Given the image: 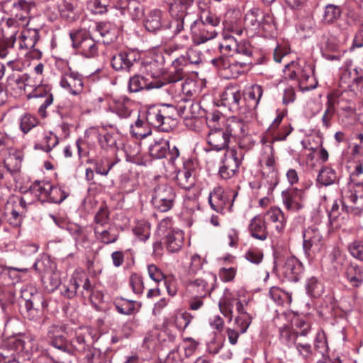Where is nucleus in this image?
I'll return each instance as SVG.
<instances>
[{
  "label": "nucleus",
  "mask_w": 363,
  "mask_h": 363,
  "mask_svg": "<svg viewBox=\"0 0 363 363\" xmlns=\"http://www.w3.org/2000/svg\"><path fill=\"white\" fill-rule=\"evenodd\" d=\"M339 86L342 94L339 96H333L335 106L342 111L347 116H350L356 113V106L351 101L346 99L348 94L351 97L359 96L363 89V69L355 67L352 69H345L341 72L339 81Z\"/></svg>",
  "instance_id": "obj_1"
},
{
  "label": "nucleus",
  "mask_w": 363,
  "mask_h": 363,
  "mask_svg": "<svg viewBox=\"0 0 363 363\" xmlns=\"http://www.w3.org/2000/svg\"><path fill=\"white\" fill-rule=\"evenodd\" d=\"M194 0H174L169 6L172 35L184 30V24L191 23L196 17Z\"/></svg>",
  "instance_id": "obj_2"
},
{
  "label": "nucleus",
  "mask_w": 363,
  "mask_h": 363,
  "mask_svg": "<svg viewBox=\"0 0 363 363\" xmlns=\"http://www.w3.org/2000/svg\"><path fill=\"white\" fill-rule=\"evenodd\" d=\"M66 333L65 325H52L48 329V337L50 344L60 352L51 357L55 363H65L69 356V342L65 336Z\"/></svg>",
  "instance_id": "obj_3"
},
{
  "label": "nucleus",
  "mask_w": 363,
  "mask_h": 363,
  "mask_svg": "<svg viewBox=\"0 0 363 363\" xmlns=\"http://www.w3.org/2000/svg\"><path fill=\"white\" fill-rule=\"evenodd\" d=\"M313 69L306 63L301 66L298 62L291 61L285 65L284 74L286 79H297L303 90H311L315 87Z\"/></svg>",
  "instance_id": "obj_4"
},
{
  "label": "nucleus",
  "mask_w": 363,
  "mask_h": 363,
  "mask_svg": "<svg viewBox=\"0 0 363 363\" xmlns=\"http://www.w3.org/2000/svg\"><path fill=\"white\" fill-rule=\"evenodd\" d=\"M21 298L25 301L28 318L36 319L42 314V311L48 306L43 295L32 285H26L21 290Z\"/></svg>",
  "instance_id": "obj_5"
},
{
  "label": "nucleus",
  "mask_w": 363,
  "mask_h": 363,
  "mask_svg": "<svg viewBox=\"0 0 363 363\" xmlns=\"http://www.w3.org/2000/svg\"><path fill=\"white\" fill-rule=\"evenodd\" d=\"M342 195V210L354 214L363 211V183H349Z\"/></svg>",
  "instance_id": "obj_6"
},
{
  "label": "nucleus",
  "mask_w": 363,
  "mask_h": 363,
  "mask_svg": "<svg viewBox=\"0 0 363 363\" xmlns=\"http://www.w3.org/2000/svg\"><path fill=\"white\" fill-rule=\"evenodd\" d=\"M4 30V38L0 40V57L5 58L10 57L11 60L7 62L9 67L13 69L16 57L13 55V46L16 40L18 33V25L13 19H8L6 22Z\"/></svg>",
  "instance_id": "obj_7"
},
{
  "label": "nucleus",
  "mask_w": 363,
  "mask_h": 363,
  "mask_svg": "<svg viewBox=\"0 0 363 363\" xmlns=\"http://www.w3.org/2000/svg\"><path fill=\"white\" fill-rule=\"evenodd\" d=\"M72 45L86 57H94L97 55L98 44L85 30H72L69 33Z\"/></svg>",
  "instance_id": "obj_8"
},
{
  "label": "nucleus",
  "mask_w": 363,
  "mask_h": 363,
  "mask_svg": "<svg viewBox=\"0 0 363 363\" xmlns=\"http://www.w3.org/2000/svg\"><path fill=\"white\" fill-rule=\"evenodd\" d=\"M245 152L240 143L238 148L228 150L224 155L223 165L220 167L219 174L224 179L233 177L238 172L244 158Z\"/></svg>",
  "instance_id": "obj_9"
},
{
  "label": "nucleus",
  "mask_w": 363,
  "mask_h": 363,
  "mask_svg": "<svg viewBox=\"0 0 363 363\" xmlns=\"http://www.w3.org/2000/svg\"><path fill=\"white\" fill-rule=\"evenodd\" d=\"M201 62V52L196 49H189L184 55L176 58L172 62V67L174 69V72L168 76L167 82L174 83L183 79V66H186L188 64L198 65Z\"/></svg>",
  "instance_id": "obj_10"
},
{
  "label": "nucleus",
  "mask_w": 363,
  "mask_h": 363,
  "mask_svg": "<svg viewBox=\"0 0 363 363\" xmlns=\"http://www.w3.org/2000/svg\"><path fill=\"white\" fill-rule=\"evenodd\" d=\"M94 342L93 330L80 327L75 330L74 337L69 341V356H77L84 352Z\"/></svg>",
  "instance_id": "obj_11"
},
{
  "label": "nucleus",
  "mask_w": 363,
  "mask_h": 363,
  "mask_svg": "<svg viewBox=\"0 0 363 363\" xmlns=\"http://www.w3.org/2000/svg\"><path fill=\"white\" fill-rule=\"evenodd\" d=\"M237 311L238 315L235 320V328H228L226 330L229 342L233 345L238 342L240 335L247 331L252 322L251 315L246 311L243 304L238 301L237 302Z\"/></svg>",
  "instance_id": "obj_12"
},
{
  "label": "nucleus",
  "mask_w": 363,
  "mask_h": 363,
  "mask_svg": "<svg viewBox=\"0 0 363 363\" xmlns=\"http://www.w3.org/2000/svg\"><path fill=\"white\" fill-rule=\"evenodd\" d=\"M216 281L215 274L205 272L202 277L189 281L187 284V289L193 296L204 298L211 294Z\"/></svg>",
  "instance_id": "obj_13"
},
{
  "label": "nucleus",
  "mask_w": 363,
  "mask_h": 363,
  "mask_svg": "<svg viewBox=\"0 0 363 363\" xmlns=\"http://www.w3.org/2000/svg\"><path fill=\"white\" fill-rule=\"evenodd\" d=\"M175 197L176 195L172 186L161 184L155 189L152 203L154 207L161 212H167L172 208Z\"/></svg>",
  "instance_id": "obj_14"
},
{
  "label": "nucleus",
  "mask_w": 363,
  "mask_h": 363,
  "mask_svg": "<svg viewBox=\"0 0 363 363\" xmlns=\"http://www.w3.org/2000/svg\"><path fill=\"white\" fill-rule=\"evenodd\" d=\"M197 163L188 159L183 163V167L179 169L176 174L175 179L177 185L186 190L194 186L196 177Z\"/></svg>",
  "instance_id": "obj_15"
},
{
  "label": "nucleus",
  "mask_w": 363,
  "mask_h": 363,
  "mask_svg": "<svg viewBox=\"0 0 363 363\" xmlns=\"http://www.w3.org/2000/svg\"><path fill=\"white\" fill-rule=\"evenodd\" d=\"M139 53L133 50L121 51L111 57V66L116 71L130 72L139 60Z\"/></svg>",
  "instance_id": "obj_16"
},
{
  "label": "nucleus",
  "mask_w": 363,
  "mask_h": 363,
  "mask_svg": "<svg viewBox=\"0 0 363 363\" xmlns=\"http://www.w3.org/2000/svg\"><path fill=\"white\" fill-rule=\"evenodd\" d=\"M237 196V193L232 192L230 196L233 200ZM208 202L212 209L218 213H224L226 211H230L232 203L230 201V195L227 194L223 189L217 186L210 193Z\"/></svg>",
  "instance_id": "obj_17"
},
{
  "label": "nucleus",
  "mask_w": 363,
  "mask_h": 363,
  "mask_svg": "<svg viewBox=\"0 0 363 363\" xmlns=\"http://www.w3.org/2000/svg\"><path fill=\"white\" fill-rule=\"evenodd\" d=\"M39 40V33L35 29H24L18 37L19 48L29 50V56L34 59H40L42 53L35 46Z\"/></svg>",
  "instance_id": "obj_18"
},
{
  "label": "nucleus",
  "mask_w": 363,
  "mask_h": 363,
  "mask_svg": "<svg viewBox=\"0 0 363 363\" xmlns=\"http://www.w3.org/2000/svg\"><path fill=\"white\" fill-rule=\"evenodd\" d=\"M143 24L145 29L151 33L167 29L172 30L171 21H167L164 13L157 9H152L145 14Z\"/></svg>",
  "instance_id": "obj_19"
},
{
  "label": "nucleus",
  "mask_w": 363,
  "mask_h": 363,
  "mask_svg": "<svg viewBox=\"0 0 363 363\" xmlns=\"http://www.w3.org/2000/svg\"><path fill=\"white\" fill-rule=\"evenodd\" d=\"M150 155L157 159H162L169 156V161L174 164V161L179 156L178 148L174 146L172 149L169 147V141L164 138H159L155 140L149 147Z\"/></svg>",
  "instance_id": "obj_20"
},
{
  "label": "nucleus",
  "mask_w": 363,
  "mask_h": 363,
  "mask_svg": "<svg viewBox=\"0 0 363 363\" xmlns=\"http://www.w3.org/2000/svg\"><path fill=\"white\" fill-rule=\"evenodd\" d=\"M190 30L193 41L196 45H200L212 40L218 34L215 28L207 26L203 21H197L195 19L191 23Z\"/></svg>",
  "instance_id": "obj_21"
},
{
  "label": "nucleus",
  "mask_w": 363,
  "mask_h": 363,
  "mask_svg": "<svg viewBox=\"0 0 363 363\" xmlns=\"http://www.w3.org/2000/svg\"><path fill=\"white\" fill-rule=\"evenodd\" d=\"M297 325L300 328V331H294L289 325H286L279 328L281 342L289 347L296 343V340L299 335H307L311 328L309 323L303 320H299Z\"/></svg>",
  "instance_id": "obj_22"
},
{
  "label": "nucleus",
  "mask_w": 363,
  "mask_h": 363,
  "mask_svg": "<svg viewBox=\"0 0 363 363\" xmlns=\"http://www.w3.org/2000/svg\"><path fill=\"white\" fill-rule=\"evenodd\" d=\"M322 235L316 227H308L303 233V249L306 252L315 254L323 247Z\"/></svg>",
  "instance_id": "obj_23"
},
{
  "label": "nucleus",
  "mask_w": 363,
  "mask_h": 363,
  "mask_svg": "<svg viewBox=\"0 0 363 363\" xmlns=\"http://www.w3.org/2000/svg\"><path fill=\"white\" fill-rule=\"evenodd\" d=\"M220 99L223 106L233 111H238L243 102V94L237 85H228L223 91Z\"/></svg>",
  "instance_id": "obj_24"
},
{
  "label": "nucleus",
  "mask_w": 363,
  "mask_h": 363,
  "mask_svg": "<svg viewBox=\"0 0 363 363\" xmlns=\"http://www.w3.org/2000/svg\"><path fill=\"white\" fill-rule=\"evenodd\" d=\"M60 84L72 95H78L83 91V77L78 72L69 71L65 72L61 77Z\"/></svg>",
  "instance_id": "obj_25"
},
{
  "label": "nucleus",
  "mask_w": 363,
  "mask_h": 363,
  "mask_svg": "<svg viewBox=\"0 0 363 363\" xmlns=\"http://www.w3.org/2000/svg\"><path fill=\"white\" fill-rule=\"evenodd\" d=\"M50 9L56 10L59 16L67 22H73L79 16L77 4L67 0H55Z\"/></svg>",
  "instance_id": "obj_26"
},
{
  "label": "nucleus",
  "mask_w": 363,
  "mask_h": 363,
  "mask_svg": "<svg viewBox=\"0 0 363 363\" xmlns=\"http://www.w3.org/2000/svg\"><path fill=\"white\" fill-rule=\"evenodd\" d=\"M34 6L32 1L26 0H16L7 3L6 6L9 9L11 15L13 16V18L9 19L15 20L18 25V30H19L18 21H24L28 18L31 8Z\"/></svg>",
  "instance_id": "obj_27"
},
{
  "label": "nucleus",
  "mask_w": 363,
  "mask_h": 363,
  "mask_svg": "<svg viewBox=\"0 0 363 363\" xmlns=\"http://www.w3.org/2000/svg\"><path fill=\"white\" fill-rule=\"evenodd\" d=\"M230 138L225 130L211 128L207 136V142L212 150L220 151L228 147Z\"/></svg>",
  "instance_id": "obj_28"
},
{
  "label": "nucleus",
  "mask_w": 363,
  "mask_h": 363,
  "mask_svg": "<svg viewBox=\"0 0 363 363\" xmlns=\"http://www.w3.org/2000/svg\"><path fill=\"white\" fill-rule=\"evenodd\" d=\"M283 118V114H279L268 128L269 133L272 136L273 142L286 140L293 130L290 124H284L280 126Z\"/></svg>",
  "instance_id": "obj_29"
},
{
  "label": "nucleus",
  "mask_w": 363,
  "mask_h": 363,
  "mask_svg": "<svg viewBox=\"0 0 363 363\" xmlns=\"http://www.w3.org/2000/svg\"><path fill=\"white\" fill-rule=\"evenodd\" d=\"M94 230L96 240L104 245L116 242L119 236L118 230L111 225H94Z\"/></svg>",
  "instance_id": "obj_30"
},
{
  "label": "nucleus",
  "mask_w": 363,
  "mask_h": 363,
  "mask_svg": "<svg viewBox=\"0 0 363 363\" xmlns=\"http://www.w3.org/2000/svg\"><path fill=\"white\" fill-rule=\"evenodd\" d=\"M248 230L253 238L261 241L266 240L269 235L267 224L261 215H257L250 220Z\"/></svg>",
  "instance_id": "obj_31"
},
{
  "label": "nucleus",
  "mask_w": 363,
  "mask_h": 363,
  "mask_svg": "<svg viewBox=\"0 0 363 363\" xmlns=\"http://www.w3.org/2000/svg\"><path fill=\"white\" fill-rule=\"evenodd\" d=\"M225 131L229 138L232 137L240 140L247 135L248 128L242 120L231 117L227 121Z\"/></svg>",
  "instance_id": "obj_32"
},
{
  "label": "nucleus",
  "mask_w": 363,
  "mask_h": 363,
  "mask_svg": "<svg viewBox=\"0 0 363 363\" xmlns=\"http://www.w3.org/2000/svg\"><path fill=\"white\" fill-rule=\"evenodd\" d=\"M167 83H168L167 79L165 82L160 80H155L147 83L146 79L140 75L136 74L130 78L128 82V90L130 92H138L143 89H159L162 87Z\"/></svg>",
  "instance_id": "obj_33"
},
{
  "label": "nucleus",
  "mask_w": 363,
  "mask_h": 363,
  "mask_svg": "<svg viewBox=\"0 0 363 363\" xmlns=\"http://www.w3.org/2000/svg\"><path fill=\"white\" fill-rule=\"evenodd\" d=\"M303 272L301 262L294 257L286 259L282 267L284 277L290 281H298Z\"/></svg>",
  "instance_id": "obj_34"
},
{
  "label": "nucleus",
  "mask_w": 363,
  "mask_h": 363,
  "mask_svg": "<svg viewBox=\"0 0 363 363\" xmlns=\"http://www.w3.org/2000/svg\"><path fill=\"white\" fill-rule=\"evenodd\" d=\"M238 301L242 303V302L236 298L235 295L228 289H225L223 291V296L218 301V306L221 313L228 318L230 321L233 318V306L235 305L237 307Z\"/></svg>",
  "instance_id": "obj_35"
},
{
  "label": "nucleus",
  "mask_w": 363,
  "mask_h": 363,
  "mask_svg": "<svg viewBox=\"0 0 363 363\" xmlns=\"http://www.w3.org/2000/svg\"><path fill=\"white\" fill-rule=\"evenodd\" d=\"M179 116L185 120L196 119L202 117L204 111L197 103L185 100L178 104Z\"/></svg>",
  "instance_id": "obj_36"
},
{
  "label": "nucleus",
  "mask_w": 363,
  "mask_h": 363,
  "mask_svg": "<svg viewBox=\"0 0 363 363\" xmlns=\"http://www.w3.org/2000/svg\"><path fill=\"white\" fill-rule=\"evenodd\" d=\"M267 225H272L279 233L285 228L286 218L282 211L277 207L269 208L262 216Z\"/></svg>",
  "instance_id": "obj_37"
},
{
  "label": "nucleus",
  "mask_w": 363,
  "mask_h": 363,
  "mask_svg": "<svg viewBox=\"0 0 363 363\" xmlns=\"http://www.w3.org/2000/svg\"><path fill=\"white\" fill-rule=\"evenodd\" d=\"M283 203L285 207L291 211H298L303 208V192L294 189L291 191L283 192Z\"/></svg>",
  "instance_id": "obj_38"
},
{
  "label": "nucleus",
  "mask_w": 363,
  "mask_h": 363,
  "mask_svg": "<svg viewBox=\"0 0 363 363\" xmlns=\"http://www.w3.org/2000/svg\"><path fill=\"white\" fill-rule=\"evenodd\" d=\"M165 237V243L167 249L170 252H177L179 251L184 243V233L182 230L169 231Z\"/></svg>",
  "instance_id": "obj_39"
},
{
  "label": "nucleus",
  "mask_w": 363,
  "mask_h": 363,
  "mask_svg": "<svg viewBox=\"0 0 363 363\" xmlns=\"http://www.w3.org/2000/svg\"><path fill=\"white\" fill-rule=\"evenodd\" d=\"M66 230L73 238L77 247L79 246L87 247L90 245L87 233L84 229L77 224H69L67 226Z\"/></svg>",
  "instance_id": "obj_40"
},
{
  "label": "nucleus",
  "mask_w": 363,
  "mask_h": 363,
  "mask_svg": "<svg viewBox=\"0 0 363 363\" xmlns=\"http://www.w3.org/2000/svg\"><path fill=\"white\" fill-rule=\"evenodd\" d=\"M130 101L126 97L113 99L109 103L111 110L121 118H127L130 115Z\"/></svg>",
  "instance_id": "obj_41"
},
{
  "label": "nucleus",
  "mask_w": 363,
  "mask_h": 363,
  "mask_svg": "<svg viewBox=\"0 0 363 363\" xmlns=\"http://www.w3.org/2000/svg\"><path fill=\"white\" fill-rule=\"evenodd\" d=\"M162 114V117L164 118L165 127L163 128V131L168 132L172 129V127L176 124V118L179 116V105L177 106L163 104L160 107Z\"/></svg>",
  "instance_id": "obj_42"
},
{
  "label": "nucleus",
  "mask_w": 363,
  "mask_h": 363,
  "mask_svg": "<svg viewBox=\"0 0 363 363\" xmlns=\"http://www.w3.org/2000/svg\"><path fill=\"white\" fill-rule=\"evenodd\" d=\"M51 189V184L45 181H36L32 184L29 191L36 199L41 202H46L49 191Z\"/></svg>",
  "instance_id": "obj_43"
},
{
  "label": "nucleus",
  "mask_w": 363,
  "mask_h": 363,
  "mask_svg": "<svg viewBox=\"0 0 363 363\" xmlns=\"http://www.w3.org/2000/svg\"><path fill=\"white\" fill-rule=\"evenodd\" d=\"M146 120L150 125L163 131L166 122L160 107L155 106L150 107L147 111Z\"/></svg>",
  "instance_id": "obj_44"
},
{
  "label": "nucleus",
  "mask_w": 363,
  "mask_h": 363,
  "mask_svg": "<svg viewBox=\"0 0 363 363\" xmlns=\"http://www.w3.org/2000/svg\"><path fill=\"white\" fill-rule=\"evenodd\" d=\"M342 10L339 6L328 4L324 7L321 21L325 25L335 23L341 16Z\"/></svg>",
  "instance_id": "obj_45"
},
{
  "label": "nucleus",
  "mask_w": 363,
  "mask_h": 363,
  "mask_svg": "<svg viewBox=\"0 0 363 363\" xmlns=\"http://www.w3.org/2000/svg\"><path fill=\"white\" fill-rule=\"evenodd\" d=\"M23 161V155L21 152L15 151L10 153L4 161V168H5L11 174L18 172Z\"/></svg>",
  "instance_id": "obj_46"
},
{
  "label": "nucleus",
  "mask_w": 363,
  "mask_h": 363,
  "mask_svg": "<svg viewBox=\"0 0 363 363\" xmlns=\"http://www.w3.org/2000/svg\"><path fill=\"white\" fill-rule=\"evenodd\" d=\"M269 294L274 302L279 306H289L292 301L291 295L279 287H272Z\"/></svg>",
  "instance_id": "obj_47"
},
{
  "label": "nucleus",
  "mask_w": 363,
  "mask_h": 363,
  "mask_svg": "<svg viewBox=\"0 0 363 363\" xmlns=\"http://www.w3.org/2000/svg\"><path fill=\"white\" fill-rule=\"evenodd\" d=\"M337 180L335 171L328 167H323L317 177V182L322 186H330L333 184Z\"/></svg>",
  "instance_id": "obj_48"
},
{
  "label": "nucleus",
  "mask_w": 363,
  "mask_h": 363,
  "mask_svg": "<svg viewBox=\"0 0 363 363\" xmlns=\"http://www.w3.org/2000/svg\"><path fill=\"white\" fill-rule=\"evenodd\" d=\"M345 274L353 286L358 287L363 282V272L357 265H349L346 269Z\"/></svg>",
  "instance_id": "obj_49"
},
{
  "label": "nucleus",
  "mask_w": 363,
  "mask_h": 363,
  "mask_svg": "<svg viewBox=\"0 0 363 363\" xmlns=\"http://www.w3.org/2000/svg\"><path fill=\"white\" fill-rule=\"evenodd\" d=\"M58 143V137L52 133H48L44 135L41 143L35 145V149L50 152Z\"/></svg>",
  "instance_id": "obj_50"
},
{
  "label": "nucleus",
  "mask_w": 363,
  "mask_h": 363,
  "mask_svg": "<svg viewBox=\"0 0 363 363\" xmlns=\"http://www.w3.org/2000/svg\"><path fill=\"white\" fill-rule=\"evenodd\" d=\"M33 96L34 97H45V100L38 109L39 113L45 117L46 108L51 105L53 101L52 94L48 92L43 86H40L33 91Z\"/></svg>",
  "instance_id": "obj_51"
},
{
  "label": "nucleus",
  "mask_w": 363,
  "mask_h": 363,
  "mask_svg": "<svg viewBox=\"0 0 363 363\" xmlns=\"http://www.w3.org/2000/svg\"><path fill=\"white\" fill-rule=\"evenodd\" d=\"M41 281L45 289L49 292H52L57 289L61 283L59 273L54 271L46 276H42Z\"/></svg>",
  "instance_id": "obj_52"
},
{
  "label": "nucleus",
  "mask_w": 363,
  "mask_h": 363,
  "mask_svg": "<svg viewBox=\"0 0 363 363\" xmlns=\"http://www.w3.org/2000/svg\"><path fill=\"white\" fill-rule=\"evenodd\" d=\"M39 123V121L36 116L26 113L20 118L19 127L20 130L25 134L28 133L31 129L36 127Z\"/></svg>",
  "instance_id": "obj_53"
},
{
  "label": "nucleus",
  "mask_w": 363,
  "mask_h": 363,
  "mask_svg": "<svg viewBox=\"0 0 363 363\" xmlns=\"http://www.w3.org/2000/svg\"><path fill=\"white\" fill-rule=\"evenodd\" d=\"M335 112V102L333 101V96H328V101L326 103V108L321 118V122L323 128L328 129L330 127Z\"/></svg>",
  "instance_id": "obj_54"
},
{
  "label": "nucleus",
  "mask_w": 363,
  "mask_h": 363,
  "mask_svg": "<svg viewBox=\"0 0 363 363\" xmlns=\"http://www.w3.org/2000/svg\"><path fill=\"white\" fill-rule=\"evenodd\" d=\"M118 135L113 132L99 133L98 140L101 147L104 149H108L116 145Z\"/></svg>",
  "instance_id": "obj_55"
},
{
  "label": "nucleus",
  "mask_w": 363,
  "mask_h": 363,
  "mask_svg": "<svg viewBox=\"0 0 363 363\" xmlns=\"http://www.w3.org/2000/svg\"><path fill=\"white\" fill-rule=\"evenodd\" d=\"M133 231L139 240L146 241L150 235V225L146 220H139L136 223Z\"/></svg>",
  "instance_id": "obj_56"
},
{
  "label": "nucleus",
  "mask_w": 363,
  "mask_h": 363,
  "mask_svg": "<svg viewBox=\"0 0 363 363\" xmlns=\"http://www.w3.org/2000/svg\"><path fill=\"white\" fill-rule=\"evenodd\" d=\"M247 64V62H229L225 73H222L224 78H237L241 73L243 72L244 67Z\"/></svg>",
  "instance_id": "obj_57"
},
{
  "label": "nucleus",
  "mask_w": 363,
  "mask_h": 363,
  "mask_svg": "<svg viewBox=\"0 0 363 363\" xmlns=\"http://www.w3.org/2000/svg\"><path fill=\"white\" fill-rule=\"evenodd\" d=\"M130 133L136 138H144L151 133L143 121L138 119L134 125L130 126Z\"/></svg>",
  "instance_id": "obj_58"
},
{
  "label": "nucleus",
  "mask_w": 363,
  "mask_h": 363,
  "mask_svg": "<svg viewBox=\"0 0 363 363\" xmlns=\"http://www.w3.org/2000/svg\"><path fill=\"white\" fill-rule=\"evenodd\" d=\"M117 7L121 10H125L127 7L133 20H138L143 15V6L138 1L129 2L127 6L125 1L124 5H120Z\"/></svg>",
  "instance_id": "obj_59"
},
{
  "label": "nucleus",
  "mask_w": 363,
  "mask_h": 363,
  "mask_svg": "<svg viewBox=\"0 0 363 363\" xmlns=\"http://www.w3.org/2000/svg\"><path fill=\"white\" fill-rule=\"evenodd\" d=\"M108 0H90L87 3V8L91 13L95 14H103L108 11L110 7Z\"/></svg>",
  "instance_id": "obj_60"
},
{
  "label": "nucleus",
  "mask_w": 363,
  "mask_h": 363,
  "mask_svg": "<svg viewBox=\"0 0 363 363\" xmlns=\"http://www.w3.org/2000/svg\"><path fill=\"white\" fill-rule=\"evenodd\" d=\"M68 193L58 186H53L51 184V189L49 191L48 196V202L60 203L63 201L67 196Z\"/></svg>",
  "instance_id": "obj_61"
},
{
  "label": "nucleus",
  "mask_w": 363,
  "mask_h": 363,
  "mask_svg": "<svg viewBox=\"0 0 363 363\" xmlns=\"http://www.w3.org/2000/svg\"><path fill=\"white\" fill-rule=\"evenodd\" d=\"M238 40L235 35L223 33V41L220 43V48L224 52H232L233 49L238 48Z\"/></svg>",
  "instance_id": "obj_62"
},
{
  "label": "nucleus",
  "mask_w": 363,
  "mask_h": 363,
  "mask_svg": "<svg viewBox=\"0 0 363 363\" xmlns=\"http://www.w3.org/2000/svg\"><path fill=\"white\" fill-rule=\"evenodd\" d=\"M79 274H74L69 281V284L68 285L63 286V289L62 291V294L68 298H72L75 296L77 294V290L79 286Z\"/></svg>",
  "instance_id": "obj_63"
},
{
  "label": "nucleus",
  "mask_w": 363,
  "mask_h": 363,
  "mask_svg": "<svg viewBox=\"0 0 363 363\" xmlns=\"http://www.w3.org/2000/svg\"><path fill=\"white\" fill-rule=\"evenodd\" d=\"M33 268L39 273L40 277L48 275L53 272L52 268V262L48 257L42 258L35 262Z\"/></svg>",
  "instance_id": "obj_64"
}]
</instances>
